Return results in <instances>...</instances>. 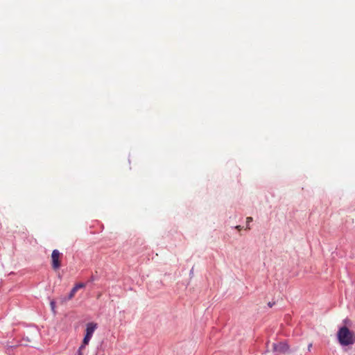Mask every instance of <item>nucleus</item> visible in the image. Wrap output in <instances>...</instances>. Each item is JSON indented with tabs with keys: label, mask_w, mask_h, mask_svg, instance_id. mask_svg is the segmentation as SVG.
Returning a JSON list of instances; mask_svg holds the SVG:
<instances>
[{
	"label": "nucleus",
	"mask_w": 355,
	"mask_h": 355,
	"mask_svg": "<svg viewBox=\"0 0 355 355\" xmlns=\"http://www.w3.org/2000/svg\"><path fill=\"white\" fill-rule=\"evenodd\" d=\"M61 253L58 250H53L51 254V260H52V268L54 270L60 268L61 266V263L60 261V257L61 256Z\"/></svg>",
	"instance_id": "1"
},
{
	"label": "nucleus",
	"mask_w": 355,
	"mask_h": 355,
	"mask_svg": "<svg viewBox=\"0 0 355 355\" xmlns=\"http://www.w3.org/2000/svg\"><path fill=\"white\" fill-rule=\"evenodd\" d=\"M273 351L281 354L286 353L289 349V346L286 343H273Z\"/></svg>",
	"instance_id": "2"
},
{
	"label": "nucleus",
	"mask_w": 355,
	"mask_h": 355,
	"mask_svg": "<svg viewBox=\"0 0 355 355\" xmlns=\"http://www.w3.org/2000/svg\"><path fill=\"white\" fill-rule=\"evenodd\" d=\"M85 286H86V284L85 283L80 282V283L76 284L75 286L72 288V289L69 292L68 296L64 298V300L67 301V300H70L73 299L74 297L76 292L79 289L83 288Z\"/></svg>",
	"instance_id": "3"
},
{
	"label": "nucleus",
	"mask_w": 355,
	"mask_h": 355,
	"mask_svg": "<svg viewBox=\"0 0 355 355\" xmlns=\"http://www.w3.org/2000/svg\"><path fill=\"white\" fill-rule=\"evenodd\" d=\"M97 327H98V325L95 322H92L87 323L86 325V329H85L86 334H85L92 336L95 330L97 329Z\"/></svg>",
	"instance_id": "4"
},
{
	"label": "nucleus",
	"mask_w": 355,
	"mask_h": 355,
	"mask_svg": "<svg viewBox=\"0 0 355 355\" xmlns=\"http://www.w3.org/2000/svg\"><path fill=\"white\" fill-rule=\"evenodd\" d=\"M92 337V336H89V335H86V334H85V337H84V338H83V343L84 345H87L89 344V341H90V340H91Z\"/></svg>",
	"instance_id": "5"
},
{
	"label": "nucleus",
	"mask_w": 355,
	"mask_h": 355,
	"mask_svg": "<svg viewBox=\"0 0 355 355\" xmlns=\"http://www.w3.org/2000/svg\"><path fill=\"white\" fill-rule=\"evenodd\" d=\"M252 221V217H248L246 218V223H247V228L248 229H250V227H249V224L250 223H251Z\"/></svg>",
	"instance_id": "6"
},
{
	"label": "nucleus",
	"mask_w": 355,
	"mask_h": 355,
	"mask_svg": "<svg viewBox=\"0 0 355 355\" xmlns=\"http://www.w3.org/2000/svg\"><path fill=\"white\" fill-rule=\"evenodd\" d=\"M86 345H84L83 343L80 345V347L78 349L79 354L81 355L80 351L83 349L85 347Z\"/></svg>",
	"instance_id": "7"
},
{
	"label": "nucleus",
	"mask_w": 355,
	"mask_h": 355,
	"mask_svg": "<svg viewBox=\"0 0 355 355\" xmlns=\"http://www.w3.org/2000/svg\"><path fill=\"white\" fill-rule=\"evenodd\" d=\"M51 306L53 310L55 309V302H53V301L51 302Z\"/></svg>",
	"instance_id": "8"
},
{
	"label": "nucleus",
	"mask_w": 355,
	"mask_h": 355,
	"mask_svg": "<svg viewBox=\"0 0 355 355\" xmlns=\"http://www.w3.org/2000/svg\"><path fill=\"white\" fill-rule=\"evenodd\" d=\"M311 347H312V344H309V347H308V349L310 351Z\"/></svg>",
	"instance_id": "9"
},
{
	"label": "nucleus",
	"mask_w": 355,
	"mask_h": 355,
	"mask_svg": "<svg viewBox=\"0 0 355 355\" xmlns=\"http://www.w3.org/2000/svg\"><path fill=\"white\" fill-rule=\"evenodd\" d=\"M236 228L237 230H240L241 227V226H240V225H237V226L236 227Z\"/></svg>",
	"instance_id": "10"
}]
</instances>
